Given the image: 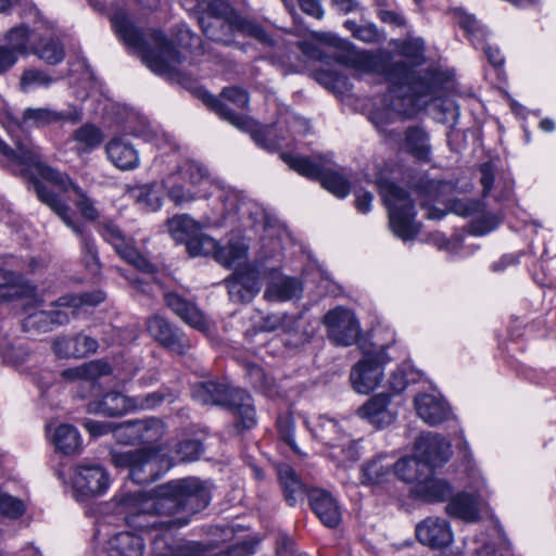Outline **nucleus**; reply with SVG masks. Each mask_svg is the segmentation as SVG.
<instances>
[{"label":"nucleus","instance_id":"15","mask_svg":"<svg viewBox=\"0 0 556 556\" xmlns=\"http://www.w3.org/2000/svg\"><path fill=\"white\" fill-rule=\"evenodd\" d=\"M384 346L366 351L351 371V382L357 393L368 394L382 381L383 365L389 362Z\"/></svg>","mask_w":556,"mask_h":556},{"label":"nucleus","instance_id":"45","mask_svg":"<svg viewBox=\"0 0 556 556\" xmlns=\"http://www.w3.org/2000/svg\"><path fill=\"white\" fill-rule=\"evenodd\" d=\"M168 232L176 242H185L193 238L200 230L201 224L187 214L176 215L167 220Z\"/></svg>","mask_w":556,"mask_h":556},{"label":"nucleus","instance_id":"16","mask_svg":"<svg viewBox=\"0 0 556 556\" xmlns=\"http://www.w3.org/2000/svg\"><path fill=\"white\" fill-rule=\"evenodd\" d=\"M99 232L125 262L143 273L153 271L154 266L140 254L134 245L132 239L126 237L117 225L112 222L103 223L100 226Z\"/></svg>","mask_w":556,"mask_h":556},{"label":"nucleus","instance_id":"40","mask_svg":"<svg viewBox=\"0 0 556 556\" xmlns=\"http://www.w3.org/2000/svg\"><path fill=\"white\" fill-rule=\"evenodd\" d=\"M48 433L55 448L63 454H74L80 447V435L77 429L71 425H59L53 431L49 426Z\"/></svg>","mask_w":556,"mask_h":556},{"label":"nucleus","instance_id":"7","mask_svg":"<svg viewBox=\"0 0 556 556\" xmlns=\"http://www.w3.org/2000/svg\"><path fill=\"white\" fill-rule=\"evenodd\" d=\"M203 102L215 111L219 116L237 128L251 134L252 139L260 147L275 151L280 148L275 139L274 128L271 126H260L255 121L245 115L236 114L224 101H228L237 108H245L249 103V96L245 90L238 87L224 88L222 99H217L205 90H199Z\"/></svg>","mask_w":556,"mask_h":556},{"label":"nucleus","instance_id":"9","mask_svg":"<svg viewBox=\"0 0 556 556\" xmlns=\"http://www.w3.org/2000/svg\"><path fill=\"white\" fill-rule=\"evenodd\" d=\"M192 396L200 404L224 405L237 417V427L251 429L256 425V414L250 394L226 383L206 381L194 384Z\"/></svg>","mask_w":556,"mask_h":556},{"label":"nucleus","instance_id":"12","mask_svg":"<svg viewBox=\"0 0 556 556\" xmlns=\"http://www.w3.org/2000/svg\"><path fill=\"white\" fill-rule=\"evenodd\" d=\"M281 159L293 170L300 175L320 180L321 185L329 192L338 198H345L350 193L349 181L339 173L332 170L328 166L325 157L317 156L315 159L282 153Z\"/></svg>","mask_w":556,"mask_h":556},{"label":"nucleus","instance_id":"38","mask_svg":"<svg viewBox=\"0 0 556 556\" xmlns=\"http://www.w3.org/2000/svg\"><path fill=\"white\" fill-rule=\"evenodd\" d=\"M451 186L447 182L437 180H426L415 192L421 198L420 205L428 210L427 217L430 219H440L444 213L431 206V202L444 201V192L450 189Z\"/></svg>","mask_w":556,"mask_h":556},{"label":"nucleus","instance_id":"39","mask_svg":"<svg viewBox=\"0 0 556 556\" xmlns=\"http://www.w3.org/2000/svg\"><path fill=\"white\" fill-rule=\"evenodd\" d=\"M35 288L13 271L0 269V299L9 301L13 298L31 295Z\"/></svg>","mask_w":556,"mask_h":556},{"label":"nucleus","instance_id":"4","mask_svg":"<svg viewBox=\"0 0 556 556\" xmlns=\"http://www.w3.org/2000/svg\"><path fill=\"white\" fill-rule=\"evenodd\" d=\"M202 444L195 439H185L176 445L175 456H168L162 450H113L111 460L117 468H128L129 478L138 483L155 481L166 472L175 462H192L202 454Z\"/></svg>","mask_w":556,"mask_h":556},{"label":"nucleus","instance_id":"63","mask_svg":"<svg viewBox=\"0 0 556 556\" xmlns=\"http://www.w3.org/2000/svg\"><path fill=\"white\" fill-rule=\"evenodd\" d=\"M459 26L466 30V33L472 37L484 38L485 30L479 25L475 16L464 12H459L457 16Z\"/></svg>","mask_w":556,"mask_h":556},{"label":"nucleus","instance_id":"29","mask_svg":"<svg viewBox=\"0 0 556 556\" xmlns=\"http://www.w3.org/2000/svg\"><path fill=\"white\" fill-rule=\"evenodd\" d=\"M466 545L473 556H513L507 538L497 529L470 539Z\"/></svg>","mask_w":556,"mask_h":556},{"label":"nucleus","instance_id":"37","mask_svg":"<svg viewBox=\"0 0 556 556\" xmlns=\"http://www.w3.org/2000/svg\"><path fill=\"white\" fill-rule=\"evenodd\" d=\"M39 26L34 28L28 27L26 24H20L10 28L3 36L4 46H8L14 53L20 56H25L31 53L30 46L36 40Z\"/></svg>","mask_w":556,"mask_h":556},{"label":"nucleus","instance_id":"54","mask_svg":"<svg viewBox=\"0 0 556 556\" xmlns=\"http://www.w3.org/2000/svg\"><path fill=\"white\" fill-rule=\"evenodd\" d=\"M73 138L85 151H90L102 142L103 134L94 125L85 124L74 132Z\"/></svg>","mask_w":556,"mask_h":556},{"label":"nucleus","instance_id":"2","mask_svg":"<svg viewBox=\"0 0 556 556\" xmlns=\"http://www.w3.org/2000/svg\"><path fill=\"white\" fill-rule=\"evenodd\" d=\"M330 45L343 50L339 61L348 67L361 74L383 75L391 84L384 97L388 118L384 122L382 113L375 112L371 115L372 123L382 128L390 121V114L413 115L418 109L427 104L424 97L431 93V87L422 79H416L410 65L404 61H391L386 51L370 52L358 50L332 34L324 38Z\"/></svg>","mask_w":556,"mask_h":556},{"label":"nucleus","instance_id":"46","mask_svg":"<svg viewBox=\"0 0 556 556\" xmlns=\"http://www.w3.org/2000/svg\"><path fill=\"white\" fill-rule=\"evenodd\" d=\"M248 247L241 239L230 240L225 247H218L215 261L225 267H239L247 260Z\"/></svg>","mask_w":556,"mask_h":556},{"label":"nucleus","instance_id":"55","mask_svg":"<svg viewBox=\"0 0 556 556\" xmlns=\"http://www.w3.org/2000/svg\"><path fill=\"white\" fill-rule=\"evenodd\" d=\"M417 374L407 364H403L394 370L389 379V387L394 392H402L409 382L416 381Z\"/></svg>","mask_w":556,"mask_h":556},{"label":"nucleus","instance_id":"22","mask_svg":"<svg viewBox=\"0 0 556 556\" xmlns=\"http://www.w3.org/2000/svg\"><path fill=\"white\" fill-rule=\"evenodd\" d=\"M149 333L165 349L176 354H185L191 343L187 337L178 329L174 328L166 319L161 316H153L147 323Z\"/></svg>","mask_w":556,"mask_h":556},{"label":"nucleus","instance_id":"56","mask_svg":"<svg viewBox=\"0 0 556 556\" xmlns=\"http://www.w3.org/2000/svg\"><path fill=\"white\" fill-rule=\"evenodd\" d=\"M139 531H146V532H152V531H160L161 534H156L155 538L152 541V548L153 552L159 556H172L173 555V548L169 544V536L167 533L172 530H175L176 528H156V529H139L135 528Z\"/></svg>","mask_w":556,"mask_h":556},{"label":"nucleus","instance_id":"64","mask_svg":"<svg viewBox=\"0 0 556 556\" xmlns=\"http://www.w3.org/2000/svg\"><path fill=\"white\" fill-rule=\"evenodd\" d=\"M18 59L8 46L0 45V75L9 72L17 63Z\"/></svg>","mask_w":556,"mask_h":556},{"label":"nucleus","instance_id":"19","mask_svg":"<svg viewBox=\"0 0 556 556\" xmlns=\"http://www.w3.org/2000/svg\"><path fill=\"white\" fill-rule=\"evenodd\" d=\"M165 433L164 424L156 418L129 421L116 429L117 440L125 444H153Z\"/></svg>","mask_w":556,"mask_h":556},{"label":"nucleus","instance_id":"23","mask_svg":"<svg viewBox=\"0 0 556 556\" xmlns=\"http://www.w3.org/2000/svg\"><path fill=\"white\" fill-rule=\"evenodd\" d=\"M416 536L420 543L431 548H444L454 541L453 531L447 520L428 517L416 526Z\"/></svg>","mask_w":556,"mask_h":556},{"label":"nucleus","instance_id":"30","mask_svg":"<svg viewBox=\"0 0 556 556\" xmlns=\"http://www.w3.org/2000/svg\"><path fill=\"white\" fill-rule=\"evenodd\" d=\"M144 539L132 531H119L112 534L103 546L106 556H143Z\"/></svg>","mask_w":556,"mask_h":556},{"label":"nucleus","instance_id":"59","mask_svg":"<svg viewBox=\"0 0 556 556\" xmlns=\"http://www.w3.org/2000/svg\"><path fill=\"white\" fill-rule=\"evenodd\" d=\"M177 41L181 48L190 49L195 55L204 53V48L202 47L200 38L191 33V30L186 26H181L179 29L177 34Z\"/></svg>","mask_w":556,"mask_h":556},{"label":"nucleus","instance_id":"8","mask_svg":"<svg viewBox=\"0 0 556 556\" xmlns=\"http://www.w3.org/2000/svg\"><path fill=\"white\" fill-rule=\"evenodd\" d=\"M200 24L208 39L226 46H230L232 41L225 36V30L237 31L271 45L270 36L262 26L235 13L229 3L224 0H214L208 3L207 16H202Z\"/></svg>","mask_w":556,"mask_h":556},{"label":"nucleus","instance_id":"18","mask_svg":"<svg viewBox=\"0 0 556 556\" xmlns=\"http://www.w3.org/2000/svg\"><path fill=\"white\" fill-rule=\"evenodd\" d=\"M71 483L77 494L97 496L109 489L110 478L106 470L100 465L81 464L74 468Z\"/></svg>","mask_w":556,"mask_h":556},{"label":"nucleus","instance_id":"26","mask_svg":"<svg viewBox=\"0 0 556 556\" xmlns=\"http://www.w3.org/2000/svg\"><path fill=\"white\" fill-rule=\"evenodd\" d=\"M267 287L264 298L270 302H286L300 298L302 283L293 277L282 275L277 269L268 271Z\"/></svg>","mask_w":556,"mask_h":556},{"label":"nucleus","instance_id":"27","mask_svg":"<svg viewBox=\"0 0 556 556\" xmlns=\"http://www.w3.org/2000/svg\"><path fill=\"white\" fill-rule=\"evenodd\" d=\"M414 405L418 417L429 426L440 425L451 415L447 403L435 393L417 394Z\"/></svg>","mask_w":556,"mask_h":556},{"label":"nucleus","instance_id":"31","mask_svg":"<svg viewBox=\"0 0 556 556\" xmlns=\"http://www.w3.org/2000/svg\"><path fill=\"white\" fill-rule=\"evenodd\" d=\"M31 53L43 62L55 65L63 61L65 51L60 39L49 29L39 26L36 40L30 46Z\"/></svg>","mask_w":556,"mask_h":556},{"label":"nucleus","instance_id":"52","mask_svg":"<svg viewBox=\"0 0 556 556\" xmlns=\"http://www.w3.org/2000/svg\"><path fill=\"white\" fill-rule=\"evenodd\" d=\"M334 446L331 447L330 456L338 463L355 462L359 457L356 442L351 440L348 434H342L341 440Z\"/></svg>","mask_w":556,"mask_h":556},{"label":"nucleus","instance_id":"13","mask_svg":"<svg viewBox=\"0 0 556 556\" xmlns=\"http://www.w3.org/2000/svg\"><path fill=\"white\" fill-rule=\"evenodd\" d=\"M34 188L38 199L46 203L79 238L86 266L90 271L97 273L100 268V264L94 240L85 231L83 225L72 219L68 206L62 203L46 185L35 181Z\"/></svg>","mask_w":556,"mask_h":556},{"label":"nucleus","instance_id":"11","mask_svg":"<svg viewBox=\"0 0 556 556\" xmlns=\"http://www.w3.org/2000/svg\"><path fill=\"white\" fill-rule=\"evenodd\" d=\"M376 185L388 206L393 233L404 241L414 239L419 225L415 222V206L409 193L387 179H378Z\"/></svg>","mask_w":556,"mask_h":556},{"label":"nucleus","instance_id":"3","mask_svg":"<svg viewBox=\"0 0 556 556\" xmlns=\"http://www.w3.org/2000/svg\"><path fill=\"white\" fill-rule=\"evenodd\" d=\"M111 22L118 37L141 53L143 62L152 72L170 77H179L186 72L188 65L185 60L161 31L152 30L143 35L124 11H116Z\"/></svg>","mask_w":556,"mask_h":556},{"label":"nucleus","instance_id":"25","mask_svg":"<svg viewBox=\"0 0 556 556\" xmlns=\"http://www.w3.org/2000/svg\"><path fill=\"white\" fill-rule=\"evenodd\" d=\"M108 160L119 170H134L140 166V154L126 137H114L104 147Z\"/></svg>","mask_w":556,"mask_h":556},{"label":"nucleus","instance_id":"32","mask_svg":"<svg viewBox=\"0 0 556 556\" xmlns=\"http://www.w3.org/2000/svg\"><path fill=\"white\" fill-rule=\"evenodd\" d=\"M166 305L187 325L205 332L208 330V323L204 314L190 301H187L177 293L165 295Z\"/></svg>","mask_w":556,"mask_h":556},{"label":"nucleus","instance_id":"62","mask_svg":"<svg viewBox=\"0 0 556 556\" xmlns=\"http://www.w3.org/2000/svg\"><path fill=\"white\" fill-rule=\"evenodd\" d=\"M500 224L497 216L493 214H483L471 223V232L473 235L482 236L494 230Z\"/></svg>","mask_w":556,"mask_h":556},{"label":"nucleus","instance_id":"42","mask_svg":"<svg viewBox=\"0 0 556 556\" xmlns=\"http://www.w3.org/2000/svg\"><path fill=\"white\" fill-rule=\"evenodd\" d=\"M278 478L282 486L286 501L290 506H294L303 501L305 489L294 470L289 465H280L278 467Z\"/></svg>","mask_w":556,"mask_h":556},{"label":"nucleus","instance_id":"50","mask_svg":"<svg viewBox=\"0 0 556 556\" xmlns=\"http://www.w3.org/2000/svg\"><path fill=\"white\" fill-rule=\"evenodd\" d=\"M218 247L219 244L215 239L199 231L188 241L187 251L191 256L212 255L215 258Z\"/></svg>","mask_w":556,"mask_h":556},{"label":"nucleus","instance_id":"28","mask_svg":"<svg viewBox=\"0 0 556 556\" xmlns=\"http://www.w3.org/2000/svg\"><path fill=\"white\" fill-rule=\"evenodd\" d=\"M309 505L318 519L328 528H336L342 519L337 498L328 491L314 489L308 493Z\"/></svg>","mask_w":556,"mask_h":556},{"label":"nucleus","instance_id":"20","mask_svg":"<svg viewBox=\"0 0 556 556\" xmlns=\"http://www.w3.org/2000/svg\"><path fill=\"white\" fill-rule=\"evenodd\" d=\"M415 454L430 469L448 460L451 445L441 434L427 432L416 440Z\"/></svg>","mask_w":556,"mask_h":556},{"label":"nucleus","instance_id":"48","mask_svg":"<svg viewBox=\"0 0 556 556\" xmlns=\"http://www.w3.org/2000/svg\"><path fill=\"white\" fill-rule=\"evenodd\" d=\"M393 463L387 456H379L366 463L362 469V480L364 483L380 484L391 476Z\"/></svg>","mask_w":556,"mask_h":556},{"label":"nucleus","instance_id":"33","mask_svg":"<svg viewBox=\"0 0 556 556\" xmlns=\"http://www.w3.org/2000/svg\"><path fill=\"white\" fill-rule=\"evenodd\" d=\"M452 492V486L445 480L431 476L430 471L410 489V494L415 498L427 503L442 502L450 497Z\"/></svg>","mask_w":556,"mask_h":556},{"label":"nucleus","instance_id":"24","mask_svg":"<svg viewBox=\"0 0 556 556\" xmlns=\"http://www.w3.org/2000/svg\"><path fill=\"white\" fill-rule=\"evenodd\" d=\"M100 344L97 339L86 333L58 337L52 343V350L60 358H79L93 354Z\"/></svg>","mask_w":556,"mask_h":556},{"label":"nucleus","instance_id":"57","mask_svg":"<svg viewBox=\"0 0 556 556\" xmlns=\"http://www.w3.org/2000/svg\"><path fill=\"white\" fill-rule=\"evenodd\" d=\"M450 210L459 216L472 217L482 211V204L473 199H454L450 202Z\"/></svg>","mask_w":556,"mask_h":556},{"label":"nucleus","instance_id":"51","mask_svg":"<svg viewBox=\"0 0 556 556\" xmlns=\"http://www.w3.org/2000/svg\"><path fill=\"white\" fill-rule=\"evenodd\" d=\"M296 319L286 313H273L263 317L260 329L262 331L290 332L295 329Z\"/></svg>","mask_w":556,"mask_h":556},{"label":"nucleus","instance_id":"34","mask_svg":"<svg viewBox=\"0 0 556 556\" xmlns=\"http://www.w3.org/2000/svg\"><path fill=\"white\" fill-rule=\"evenodd\" d=\"M80 119V112L71 110L58 112L48 108H28L23 112L22 123L28 127H41L59 122H77Z\"/></svg>","mask_w":556,"mask_h":556},{"label":"nucleus","instance_id":"58","mask_svg":"<svg viewBox=\"0 0 556 556\" xmlns=\"http://www.w3.org/2000/svg\"><path fill=\"white\" fill-rule=\"evenodd\" d=\"M425 52V42L421 38H407L401 46V53L409 59L414 65L421 63Z\"/></svg>","mask_w":556,"mask_h":556},{"label":"nucleus","instance_id":"6","mask_svg":"<svg viewBox=\"0 0 556 556\" xmlns=\"http://www.w3.org/2000/svg\"><path fill=\"white\" fill-rule=\"evenodd\" d=\"M0 152L11 162L25 166L27 172L37 174L43 180L51 182L63 191H71L73 195L68 199L75 203L80 214L87 219H96L98 211L92 202L80 188L72 182L66 174L60 173L52 167L46 165L30 142H15V148H10L0 138Z\"/></svg>","mask_w":556,"mask_h":556},{"label":"nucleus","instance_id":"36","mask_svg":"<svg viewBox=\"0 0 556 556\" xmlns=\"http://www.w3.org/2000/svg\"><path fill=\"white\" fill-rule=\"evenodd\" d=\"M112 368L105 361L97 359L62 371V377L68 381L86 383L91 388L101 377L110 375Z\"/></svg>","mask_w":556,"mask_h":556},{"label":"nucleus","instance_id":"35","mask_svg":"<svg viewBox=\"0 0 556 556\" xmlns=\"http://www.w3.org/2000/svg\"><path fill=\"white\" fill-rule=\"evenodd\" d=\"M389 395L378 394L358 409V415L378 428L389 426L396 417V413L389 408Z\"/></svg>","mask_w":556,"mask_h":556},{"label":"nucleus","instance_id":"49","mask_svg":"<svg viewBox=\"0 0 556 556\" xmlns=\"http://www.w3.org/2000/svg\"><path fill=\"white\" fill-rule=\"evenodd\" d=\"M403 148L419 160H428L431 151L428 135L419 127L406 130Z\"/></svg>","mask_w":556,"mask_h":556},{"label":"nucleus","instance_id":"43","mask_svg":"<svg viewBox=\"0 0 556 556\" xmlns=\"http://www.w3.org/2000/svg\"><path fill=\"white\" fill-rule=\"evenodd\" d=\"M254 553V543L241 541L225 551L214 552L210 545L191 543L187 546V556H249Z\"/></svg>","mask_w":556,"mask_h":556},{"label":"nucleus","instance_id":"21","mask_svg":"<svg viewBox=\"0 0 556 556\" xmlns=\"http://www.w3.org/2000/svg\"><path fill=\"white\" fill-rule=\"evenodd\" d=\"M226 282L231 301L248 303L262 288L261 271L251 266L238 268Z\"/></svg>","mask_w":556,"mask_h":556},{"label":"nucleus","instance_id":"1","mask_svg":"<svg viewBox=\"0 0 556 556\" xmlns=\"http://www.w3.org/2000/svg\"><path fill=\"white\" fill-rule=\"evenodd\" d=\"M211 501V491L205 482L195 477L176 479L159 485L152 494L143 492L123 493L117 496L125 522L131 528L156 529L181 528L188 517L173 515L184 511L193 515L203 510Z\"/></svg>","mask_w":556,"mask_h":556},{"label":"nucleus","instance_id":"61","mask_svg":"<svg viewBox=\"0 0 556 556\" xmlns=\"http://www.w3.org/2000/svg\"><path fill=\"white\" fill-rule=\"evenodd\" d=\"M344 26L353 33L355 38L364 42H375L379 37L377 28L372 25L358 26L354 21L348 20Z\"/></svg>","mask_w":556,"mask_h":556},{"label":"nucleus","instance_id":"53","mask_svg":"<svg viewBox=\"0 0 556 556\" xmlns=\"http://www.w3.org/2000/svg\"><path fill=\"white\" fill-rule=\"evenodd\" d=\"M53 83V78L46 72L38 68L25 70L20 79V88L23 92H29L40 87H49Z\"/></svg>","mask_w":556,"mask_h":556},{"label":"nucleus","instance_id":"14","mask_svg":"<svg viewBox=\"0 0 556 556\" xmlns=\"http://www.w3.org/2000/svg\"><path fill=\"white\" fill-rule=\"evenodd\" d=\"M162 401L163 396L156 392L146 396L127 397L121 392L112 391L105 393L101 399L88 403L87 410L91 414L117 417L138 408H153Z\"/></svg>","mask_w":556,"mask_h":556},{"label":"nucleus","instance_id":"10","mask_svg":"<svg viewBox=\"0 0 556 556\" xmlns=\"http://www.w3.org/2000/svg\"><path fill=\"white\" fill-rule=\"evenodd\" d=\"M105 294L102 291H92L80 295L68 294L51 303V308L37 309L28 313L23 321L26 331L47 332L53 326L67 324L81 306H96L103 302Z\"/></svg>","mask_w":556,"mask_h":556},{"label":"nucleus","instance_id":"5","mask_svg":"<svg viewBox=\"0 0 556 556\" xmlns=\"http://www.w3.org/2000/svg\"><path fill=\"white\" fill-rule=\"evenodd\" d=\"M177 174L180 180L188 184V188L186 192H182L181 184H173L168 187V197L175 204L181 205L218 192V198L225 207L226 215L233 214L242 218L248 213L249 203L237 191L225 188L212 179L207 169L202 164L188 161L180 167Z\"/></svg>","mask_w":556,"mask_h":556},{"label":"nucleus","instance_id":"60","mask_svg":"<svg viewBox=\"0 0 556 556\" xmlns=\"http://www.w3.org/2000/svg\"><path fill=\"white\" fill-rule=\"evenodd\" d=\"M25 511L24 503L13 496L0 495V513L9 518H17Z\"/></svg>","mask_w":556,"mask_h":556},{"label":"nucleus","instance_id":"17","mask_svg":"<svg viewBox=\"0 0 556 556\" xmlns=\"http://www.w3.org/2000/svg\"><path fill=\"white\" fill-rule=\"evenodd\" d=\"M324 323L334 344L349 346L357 340L359 324L350 309L337 307L325 315Z\"/></svg>","mask_w":556,"mask_h":556},{"label":"nucleus","instance_id":"41","mask_svg":"<svg viewBox=\"0 0 556 556\" xmlns=\"http://www.w3.org/2000/svg\"><path fill=\"white\" fill-rule=\"evenodd\" d=\"M446 513L468 522H475L479 519V509L477 498L467 493H460L454 496L445 507Z\"/></svg>","mask_w":556,"mask_h":556},{"label":"nucleus","instance_id":"44","mask_svg":"<svg viewBox=\"0 0 556 556\" xmlns=\"http://www.w3.org/2000/svg\"><path fill=\"white\" fill-rule=\"evenodd\" d=\"M306 425L317 439L330 447H336L334 445L341 440V435L346 434L337 420L327 416L318 417L313 425L306 421Z\"/></svg>","mask_w":556,"mask_h":556},{"label":"nucleus","instance_id":"47","mask_svg":"<svg viewBox=\"0 0 556 556\" xmlns=\"http://www.w3.org/2000/svg\"><path fill=\"white\" fill-rule=\"evenodd\" d=\"M395 476L407 482L416 484L424 475L429 471L426 465L415 455L414 457H404L393 464Z\"/></svg>","mask_w":556,"mask_h":556}]
</instances>
